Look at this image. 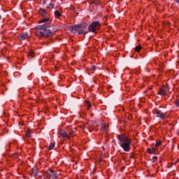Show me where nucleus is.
<instances>
[{
    "label": "nucleus",
    "instance_id": "1",
    "mask_svg": "<svg viewBox=\"0 0 179 179\" xmlns=\"http://www.w3.org/2000/svg\"><path fill=\"white\" fill-rule=\"evenodd\" d=\"M52 27V24L51 23H45L41 25H38L36 27V29L38 30L37 35L39 37H52L57 31H58V28Z\"/></svg>",
    "mask_w": 179,
    "mask_h": 179
},
{
    "label": "nucleus",
    "instance_id": "2",
    "mask_svg": "<svg viewBox=\"0 0 179 179\" xmlns=\"http://www.w3.org/2000/svg\"><path fill=\"white\" fill-rule=\"evenodd\" d=\"M67 29L71 31V33H74L77 36L80 34H87L89 31H87V22L81 23L79 24H74L72 26H68Z\"/></svg>",
    "mask_w": 179,
    "mask_h": 179
},
{
    "label": "nucleus",
    "instance_id": "3",
    "mask_svg": "<svg viewBox=\"0 0 179 179\" xmlns=\"http://www.w3.org/2000/svg\"><path fill=\"white\" fill-rule=\"evenodd\" d=\"M117 137L119 145H120L123 150H124V152H129V150H131V143L132 142L131 139L124 134L118 135Z\"/></svg>",
    "mask_w": 179,
    "mask_h": 179
},
{
    "label": "nucleus",
    "instance_id": "4",
    "mask_svg": "<svg viewBox=\"0 0 179 179\" xmlns=\"http://www.w3.org/2000/svg\"><path fill=\"white\" fill-rule=\"evenodd\" d=\"M101 27V23L100 21H94L88 27V31L91 33H94L96 30H100Z\"/></svg>",
    "mask_w": 179,
    "mask_h": 179
},
{
    "label": "nucleus",
    "instance_id": "5",
    "mask_svg": "<svg viewBox=\"0 0 179 179\" xmlns=\"http://www.w3.org/2000/svg\"><path fill=\"white\" fill-rule=\"evenodd\" d=\"M45 174H47L48 177L49 178H51L52 177V179H57L58 178V174L55 171L52 169H49L45 172Z\"/></svg>",
    "mask_w": 179,
    "mask_h": 179
},
{
    "label": "nucleus",
    "instance_id": "6",
    "mask_svg": "<svg viewBox=\"0 0 179 179\" xmlns=\"http://www.w3.org/2000/svg\"><path fill=\"white\" fill-rule=\"evenodd\" d=\"M154 113L156 114V117L157 118H161L162 120H164V118H166V115H164V113L159 109L155 108L154 110Z\"/></svg>",
    "mask_w": 179,
    "mask_h": 179
},
{
    "label": "nucleus",
    "instance_id": "7",
    "mask_svg": "<svg viewBox=\"0 0 179 179\" xmlns=\"http://www.w3.org/2000/svg\"><path fill=\"white\" fill-rule=\"evenodd\" d=\"M18 38L21 41H24V40H27V38H29V34L24 32V34H21L19 36Z\"/></svg>",
    "mask_w": 179,
    "mask_h": 179
},
{
    "label": "nucleus",
    "instance_id": "8",
    "mask_svg": "<svg viewBox=\"0 0 179 179\" xmlns=\"http://www.w3.org/2000/svg\"><path fill=\"white\" fill-rule=\"evenodd\" d=\"M38 171H37V168L34 167L31 169V173H29L31 177H34L37 176Z\"/></svg>",
    "mask_w": 179,
    "mask_h": 179
},
{
    "label": "nucleus",
    "instance_id": "9",
    "mask_svg": "<svg viewBox=\"0 0 179 179\" xmlns=\"http://www.w3.org/2000/svg\"><path fill=\"white\" fill-rule=\"evenodd\" d=\"M59 135L62 136V138H69V134H68V133H66V131H65L64 129L59 131Z\"/></svg>",
    "mask_w": 179,
    "mask_h": 179
},
{
    "label": "nucleus",
    "instance_id": "10",
    "mask_svg": "<svg viewBox=\"0 0 179 179\" xmlns=\"http://www.w3.org/2000/svg\"><path fill=\"white\" fill-rule=\"evenodd\" d=\"M39 14L42 16V17H45V16L47 15V12L45 11V9L40 8L39 9Z\"/></svg>",
    "mask_w": 179,
    "mask_h": 179
},
{
    "label": "nucleus",
    "instance_id": "11",
    "mask_svg": "<svg viewBox=\"0 0 179 179\" xmlns=\"http://www.w3.org/2000/svg\"><path fill=\"white\" fill-rule=\"evenodd\" d=\"M157 94H160L161 96H166V94H167V91L166 90L160 88Z\"/></svg>",
    "mask_w": 179,
    "mask_h": 179
},
{
    "label": "nucleus",
    "instance_id": "12",
    "mask_svg": "<svg viewBox=\"0 0 179 179\" xmlns=\"http://www.w3.org/2000/svg\"><path fill=\"white\" fill-rule=\"evenodd\" d=\"M147 152L150 154V155H155L156 153V149L155 148H148L147 149Z\"/></svg>",
    "mask_w": 179,
    "mask_h": 179
},
{
    "label": "nucleus",
    "instance_id": "13",
    "mask_svg": "<svg viewBox=\"0 0 179 179\" xmlns=\"http://www.w3.org/2000/svg\"><path fill=\"white\" fill-rule=\"evenodd\" d=\"M47 22H50V18H43L42 20H40L38 23L41 24V23H47Z\"/></svg>",
    "mask_w": 179,
    "mask_h": 179
},
{
    "label": "nucleus",
    "instance_id": "14",
    "mask_svg": "<svg viewBox=\"0 0 179 179\" xmlns=\"http://www.w3.org/2000/svg\"><path fill=\"white\" fill-rule=\"evenodd\" d=\"M106 124L101 123V131L102 132H105V131H106Z\"/></svg>",
    "mask_w": 179,
    "mask_h": 179
},
{
    "label": "nucleus",
    "instance_id": "15",
    "mask_svg": "<svg viewBox=\"0 0 179 179\" xmlns=\"http://www.w3.org/2000/svg\"><path fill=\"white\" fill-rule=\"evenodd\" d=\"M25 136H27V138H31V133L30 132V130L27 129L25 131Z\"/></svg>",
    "mask_w": 179,
    "mask_h": 179
},
{
    "label": "nucleus",
    "instance_id": "16",
    "mask_svg": "<svg viewBox=\"0 0 179 179\" xmlns=\"http://www.w3.org/2000/svg\"><path fill=\"white\" fill-rule=\"evenodd\" d=\"M55 17L59 19V17H61V13H59V11H58V10H56L55 12Z\"/></svg>",
    "mask_w": 179,
    "mask_h": 179
},
{
    "label": "nucleus",
    "instance_id": "17",
    "mask_svg": "<svg viewBox=\"0 0 179 179\" xmlns=\"http://www.w3.org/2000/svg\"><path fill=\"white\" fill-rule=\"evenodd\" d=\"M55 146V144H54L53 143H50L49 147L48 148V150H52Z\"/></svg>",
    "mask_w": 179,
    "mask_h": 179
},
{
    "label": "nucleus",
    "instance_id": "18",
    "mask_svg": "<svg viewBox=\"0 0 179 179\" xmlns=\"http://www.w3.org/2000/svg\"><path fill=\"white\" fill-rule=\"evenodd\" d=\"M28 56L31 57L32 58H34V57H36L34 55V51H33V50L29 51L28 53Z\"/></svg>",
    "mask_w": 179,
    "mask_h": 179
},
{
    "label": "nucleus",
    "instance_id": "19",
    "mask_svg": "<svg viewBox=\"0 0 179 179\" xmlns=\"http://www.w3.org/2000/svg\"><path fill=\"white\" fill-rule=\"evenodd\" d=\"M141 50H142L141 45H138L135 48V51H136L137 52H139V51H141Z\"/></svg>",
    "mask_w": 179,
    "mask_h": 179
},
{
    "label": "nucleus",
    "instance_id": "20",
    "mask_svg": "<svg viewBox=\"0 0 179 179\" xmlns=\"http://www.w3.org/2000/svg\"><path fill=\"white\" fill-rule=\"evenodd\" d=\"M161 145H162V141L158 140L156 141V144H155L156 148H159V146H160Z\"/></svg>",
    "mask_w": 179,
    "mask_h": 179
},
{
    "label": "nucleus",
    "instance_id": "21",
    "mask_svg": "<svg viewBox=\"0 0 179 179\" xmlns=\"http://www.w3.org/2000/svg\"><path fill=\"white\" fill-rule=\"evenodd\" d=\"M55 7V5L52 3H49V5L48 6V8L50 9H54Z\"/></svg>",
    "mask_w": 179,
    "mask_h": 179
},
{
    "label": "nucleus",
    "instance_id": "22",
    "mask_svg": "<svg viewBox=\"0 0 179 179\" xmlns=\"http://www.w3.org/2000/svg\"><path fill=\"white\" fill-rule=\"evenodd\" d=\"M175 104L176 107H179V99L175 101Z\"/></svg>",
    "mask_w": 179,
    "mask_h": 179
},
{
    "label": "nucleus",
    "instance_id": "23",
    "mask_svg": "<svg viewBox=\"0 0 179 179\" xmlns=\"http://www.w3.org/2000/svg\"><path fill=\"white\" fill-rule=\"evenodd\" d=\"M152 159H153V162H154L155 163H156V162H157V156L152 157Z\"/></svg>",
    "mask_w": 179,
    "mask_h": 179
},
{
    "label": "nucleus",
    "instance_id": "24",
    "mask_svg": "<svg viewBox=\"0 0 179 179\" xmlns=\"http://www.w3.org/2000/svg\"><path fill=\"white\" fill-rule=\"evenodd\" d=\"M93 3H95V6H97V0L94 1L93 2L90 3V5H93Z\"/></svg>",
    "mask_w": 179,
    "mask_h": 179
},
{
    "label": "nucleus",
    "instance_id": "25",
    "mask_svg": "<svg viewBox=\"0 0 179 179\" xmlns=\"http://www.w3.org/2000/svg\"><path fill=\"white\" fill-rule=\"evenodd\" d=\"M96 66L92 65V67H91V71H96Z\"/></svg>",
    "mask_w": 179,
    "mask_h": 179
},
{
    "label": "nucleus",
    "instance_id": "26",
    "mask_svg": "<svg viewBox=\"0 0 179 179\" xmlns=\"http://www.w3.org/2000/svg\"><path fill=\"white\" fill-rule=\"evenodd\" d=\"M88 103V108H92V103H90L89 101L87 102Z\"/></svg>",
    "mask_w": 179,
    "mask_h": 179
},
{
    "label": "nucleus",
    "instance_id": "27",
    "mask_svg": "<svg viewBox=\"0 0 179 179\" xmlns=\"http://www.w3.org/2000/svg\"><path fill=\"white\" fill-rule=\"evenodd\" d=\"M173 2H175V3H179V0H173Z\"/></svg>",
    "mask_w": 179,
    "mask_h": 179
},
{
    "label": "nucleus",
    "instance_id": "28",
    "mask_svg": "<svg viewBox=\"0 0 179 179\" xmlns=\"http://www.w3.org/2000/svg\"><path fill=\"white\" fill-rule=\"evenodd\" d=\"M43 5H47V2L45 0L43 1Z\"/></svg>",
    "mask_w": 179,
    "mask_h": 179
},
{
    "label": "nucleus",
    "instance_id": "29",
    "mask_svg": "<svg viewBox=\"0 0 179 179\" xmlns=\"http://www.w3.org/2000/svg\"><path fill=\"white\" fill-rule=\"evenodd\" d=\"M165 86L164 85H162V87H164Z\"/></svg>",
    "mask_w": 179,
    "mask_h": 179
},
{
    "label": "nucleus",
    "instance_id": "30",
    "mask_svg": "<svg viewBox=\"0 0 179 179\" xmlns=\"http://www.w3.org/2000/svg\"><path fill=\"white\" fill-rule=\"evenodd\" d=\"M0 20H1V15H0Z\"/></svg>",
    "mask_w": 179,
    "mask_h": 179
}]
</instances>
